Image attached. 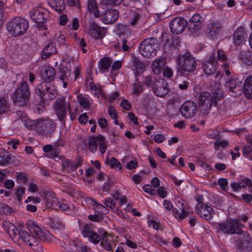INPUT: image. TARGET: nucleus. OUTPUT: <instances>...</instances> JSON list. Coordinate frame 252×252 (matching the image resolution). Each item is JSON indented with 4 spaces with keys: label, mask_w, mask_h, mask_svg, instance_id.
<instances>
[{
    "label": "nucleus",
    "mask_w": 252,
    "mask_h": 252,
    "mask_svg": "<svg viewBox=\"0 0 252 252\" xmlns=\"http://www.w3.org/2000/svg\"><path fill=\"white\" fill-rule=\"evenodd\" d=\"M26 225L30 234L27 231L18 228L14 235L12 239L18 243L24 242L32 248L39 251H43V247L39 244V241L44 242H50L53 238V235L48 230L42 229L35 221L28 220Z\"/></svg>",
    "instance_id": "obj_1"
},
{
    "label": "nucleus",
    "mask_w": 252,
    "mask_h": 252,
    "mask_svg": "<svg viewBox=\"0 0 252 252\" xmlns=\"http://www.w3.org/2000/svg\"><path fill=\"white\" fill-rule=\"evenodd\" d=\"M28 28V21L21 17H16L6 24V30L8 32L14 36H19L24 34Z\"/></svg>",
    "instance_id": "obj_2"
},
{
    "label": "nucleus",
    "mask_w": 252,
    "mask_h": 252,
    "mask_svg": "<svg viewBox=\"0 0 252 252\" xmlns=\"http://www.w3.org/2000/svg\"><path fill=\"white\" fill-rule=\"evenodd\" d=\"M178 65L177 71L181 74L192 72L194 71L196 67L195 59L189 52L179 56Z\"/></svg>",
    "instance_id": "obj_3"
},
{
    "label": "nucleus",
    "mask_w": 252,
    "mask_h": 252,
    "mask_svg": "<svg viewBox=\"0 0 252 252\" xmlns=\"http://www.w3.org/2000/svg\"><path fill=\"white\" fill-rule=\"evenodd\" d=\"M53 106L55 113L60 121H65L67 111L69 112L70 118L72 120L70 104L66 101L64 97L58 98Z\"/></svg>",
    "instance_id": "obj_4"
},
{
    "label": "nucleus",
    "mask_w": 252,
    "mask_h": 252,
    "mask_svg": "<svg viewBox=\"0 0 252 252\" xmlns=\"http://www.w3.org/2000/svg\"><path fill=\"white\" fill-rule=\"evenodd\" d=\"M35 93L44 100L54 99L57 95L55 87L48 82H42L35 90Z\"/></svg>",
    "instance_id": "obj_5"
},
{
    "label": "nucleus",
    "mask_w": 252,
    "mask_h": 252,
    "mask_svg": "<svg viewBox=\"0 0 252 252\" xmlns=\"http://www.w3.org/2000/svg\"><path fill=\"white\" fill-rule=\"evenodd\" d=\"M158 45L155 38L144 39L139 47L140 53L144 57L155 56L157 53Z\"/></svg>",
    "instance_id": "obj_6"
},
{
    "label": "nucleus",
    "mask_w": 252,
    "mask_h": 252,
    "mask_svg": "<svg viewBox=\"0 0 252 252\" xmlns=\"http://www.w3.org/2000/svg\"><path fill=\"white\" fill-rule=\"evenodd\" d=\"M30 95V92L27 82H23L14 94L13 101L18 105H25L29 101Z\"/></svg>",
    "instance_id": "obj_7"
},
{
    "label": "nucleus",
    "mask_w": 252,
    "mask_h": 252,
    "mask_svg": "<svg viewBox=\"0 0 252 252\" xmlns=\"http://www.w3.org/2000/svg\"><path fill=\"white\" fill-rule=\"evenodd\" d=\"M197 97L199 107L200 111L203 115H207L211 107L216 103V100L213 98L211 93L208 92H203L198 94Z\"/></svg>",
    "instance_id": "obj_8"
},
{
    "label": "nucleus",
    "mask_w": 252,
    "mask_h": 252,
    "mask_svg": "<svg viewBox=\"0 0 252 252\" xmlns=\"http://www.w3.org/2000/svg\"><path fill=\"white\" fill-rule=\"evenodd\" d=\"M56 128V124L49 119L37 120L35 124V129L41 134L45 135L54 131Z\"/></svg>",
    "instance_id": "obj_9"
},
{
    "label": "nucleus",
    "mask_w": 252,
    "mask_h": 252,
    "mask_svg": "<svg viewBox=\"0 0 252 252\" xmlns=\"http://www.w3.org/2000/svg\"><path fill=\"white\" fill-rule=\"evenodd\" d=\"M30 17L36 23H45L49 17V12L42 7L33 8L30 12Z\"/></svg>",
    "instance_id": "obj_10"
},
{
    "label": "nucleus",
    "mask_w": 252,
    "mask_h": 252,
    "mask_svg": "<svg viewBox=\"0 0 252 252\" xmlns=\"http://www.w3.org/2000/svg\"><path fill=\"white\" fill-rule=\"evenodd\" d=\"M197 201L199 202L196 205L195 208L196 213L204 219L207 220L211 219L214 214L212 208L206 204H201L198 198H197Z\"/></svg>",
    "instance_id": "obj_11"
},
{
    "label": "nucleus",
    "mask_w": 252,
    "mask_h": 252,
    "mask_svg": "<svg viewBox=\"0 0 252 252\" xmlns=\"http://www.w3.org/2000/svg\"><path fill=\"white\" fill-rule=\"evenodd\" d=\"M219 228L223 233L233 234L239 233L240 232V224L237 220H227L226 222L219 224Z\"/></svg>",
    "instance_id": "obj_12"
},
{
    "label": "nucleus",
    "mask_w": 252,
    "mask_h": 252,
    "mask_svg": "<svg viewBox=\"0 0 252 252\" xmlns=\"http://www.w3.org/2000/svg\"><path fill=\"white\" fill-rule=\"evenodd\" d=\"M187 21L182 17H176L170 23V30L174 34H180L184 31L187 26Z\"/></svg>",
    "instance_id": "obj_13"
},
{
    "label": "nucleus",
    "mask_w": 252,
    "mask_h": 252,
    "mask_svg": "<svg viewBox=\"0 0 252 252\" xmlns=\"http://www.w3.org/2000/svg\"><path fill=\"white\" fill-rule=\"evenodd\" d=\"M153 90L159 97H164L169 93L168 84L163 78H158L154 82Z\"/></svg>",
    "instance_id": "obj_14"
},
{
    "label": "nucleus",
    "mask_w": 252,
    "mask_h": 252,
    "mask_svg": "<svg viewBox=\"0 0 252 252\" xmlns=\"http://www.w3.org/2000/svg\"><path fill=\"white\" fill-rule=\"evenodd\" d=\"M197 105L194 102L190 100L186 101L181 107V114L184 117L192 118L197 112Z\"/></svg>",
    "instance_id": "obj_15"
},
{
    "label": "nucleus",
    "mask_w": 252,
    "mask_h": 252,
    "mask_svg": "<svg viewBox=\"0 0 252 252\" xmlns=\"http://www.w3.org/2000/svg\"><path fill=\"white\" fill-rule=\"evenodd\" d=\"M218 68L217 61L215 54H213L208 60L204 62L203 69L207 75L214 73Z\"/></svg>",
    "instance_id": "obj_16"
},
{
    "label": "nucleus",
    "mask_w": 252,
    "mask_h": 252,
    "mask_svg": "<svg viewBox=\"0 0 252 252\" xmlns=\"http://www.w3.org/2000/svg\"><path fill=\"white\" fill-rule=\"evenodd\" d=\"M82 162L83 160L81 158H78L77 161L64 159L62 161V165L63 169L70 172L75 171L78 166L82 164Z\"/></svg>",
    "instance_id": "obj_17"
},
{
    "label": "nucleus",
    "mask_w": 252,
    "mask_h": 252,
    "mask_svg": "<svg viewBox=\"0 0 252 252\" xmlns=\"http://www.w3.org/2000/svg\"><path fill=\"white\" fill-rule=\"evenodd\" d=\"M119 12L117 10L110 9L106 11L103 15V21L106 24L115 22L118 19Z\"/></svg>",
    "instance_id": "obj_18"
},
{
    "label": "nucleus",
    "mask_w": 252,
    "mask_h": 252,
    "mask_svg": "<svg viewBox=\"0 0 252 252\" xmlns=\"http://www.w3.org/2000/svg\"><path fill=\"white\" fill-rule=\"evenodd\" d=\"M210 88L211 94L216 102L223 97L224 92L220 83L218 82H215L213 85L210 86Z\"/></svg>",
    "instance_id": "obj_19"
},
{
    "label": "nucleus",
    "mask_w": 252,
    "mask_h": 252,
    "mask_svg": "<svg viewBox=\"0 0 252 252\" xmlns=\"http://www.w3.org/2000/svg\"><path fill=\"white\" fill-rule=\"evenodd\" d=\"M88 33L95 39H99L102 38L104 35V29L92 22L90 24Z\"/></svg>",
    "instance_id": "obj_20"
},
{
    "label": "nucleus",
    "mask_w": 252,
    "mask_h": 252,
    "mask_svg": "<svg viewBox=\"0 0 252 252\" xmlns=\"http://www.w3.org/2000/svg\"><path fill=\"white\" fill-rule=\"evenodd\" d=\"M247 37V35L245 29L241 27H238L235 31L233 34V43L236 45H239L245 40Z\"/></svg>",
    "instance_id": "obj_21"
},
{
    "label": "nucleus",
    "mask_w": 252,
    "mask_h": 252,
    "mask_svg": "<svg viewBox=\"0 0 252 252\" xmlns=\"http://www.w3.org/2000/svg\"><path fill=\"white\" fill-rule=\"evenodd\" d=\"M240 83L237 79L234 78L230 79L228 81L226 82V87L228 88L230 92H231L234 95H237L241 93Z\"/></svg>",
    "instance_id": "obj_22"
},
{
    "label": "nucleus",
    "mask_w": 252,
    "mask_h": 252,
    "mask_svg": "<svg viewBox=\"0 0 252 252\" xmlns=\"http://www.w3.org/2000/svg\"><path fill=\"white\" fill-rule=\"evenodd\" d=\"M243 92L247 98L252 99V75L248 76L245 80L243 87Z\"/></svg>",
    "instance_id": "obj_23"
},
{
    "label": "nucleus",
    "mask_w": 252,
    "mask_h": 252,
    "mask_svg": "<svg viewBox=\"0 0 252 252\" xmlns=\"http://www.w3.org/2000/svg\"><path fill=\"white\" fill-rule=\"evenodd\" d=\"M56 75L55 70L50 67H47L43 68L41 71V76L44 80L43 82H48L50 83L53 81Z\"/></svg>",
    "instance_id": "obj_24"
},
{
    "label": "nucleus",
    "mask_w": 252,
    "mask_h": 252,
    "mask_svg": "<svg viewBox=\"0 0 252 252\" xmlns=\"http://www.w3.org/2000/svg\"><path fill=\"white\" fill-rule=\"evenodd\" d=\"M131 63L132 69L135 71L136 74L143 72L146 67L145 64L135 56H132Z\"/></svg>",
    "instance_id": "obj_25"
},
{
    "label": "nucleus",
    "mask_w": 252,
    "mask_h": 252,
    "mask_svg": "<svg viewBox=\"0 0 252 252\" xmlns=\"http://www.w3.org/2000/svg\"><path fill=\"white\" fill-rule=\"evenodd\" d=\"M112 61L109 57H103L98 63V68L101 73L107 72L111 65Z\"/></svg>",
    "instance_id": "obj_26"
},
{
    "label": "nucleus",
    "mask_w": 252,
    "mask_h": 252,
    "mask_svg": "<svg viewBox=\"0 0 252 252\" xmlns=\"http://www.w3.org/2000/svg\"><path fill=\"white\" fill-rule=\"evenodd\" d=\"M44 199L45 200L46 206L48 207H54V204H56L57 199L56 194L52 191H46L44 193Z\"/></svg>",
    "instance_id": "obj_27"
},
{
    "label": "nucleus",
    "mask_w": 252,
    "mask_h": 252,
    "mask_svg": "<svg viewBox=\"0 0 252 252\" xmlns=\"http://www.w3.org/2000/svg\"><path fill=\"white\" fill-rule=\"evenodd\" d=\"M165 63H166L164 59L159 58L155 60L152 64V69L153 73L155 74H159Z\"/></svg>",
    "instance_id": "obj_28"
},
{
    "label": "nucleus",
    "mask_w": 252,
    "mask_h": 252,
    "mask_svg": "<svg viewBox=\"0 0 252 252\" xmlns=\"http://www.w3.org/2000/svg\"><path fill=\"white\" fill-rule=\"evenodd\" d=\"M81 233L84 238L88 240L94 235L95 231L93 229L92 224L85 223L81 227Z\"/></svg>",
    "instance_id": "obj_29"
},
{
    "label": "nucleus",
    "mask_w": 252,
    "mask_h": 252,
    "mask_svg": "<svg viewBox=\"0 0 252 252\" xmlns=\"http://www.w3.org/2000/svg\"><path fill=\"white\" fill-rule=\"evenodd\" d=\"M179 210H181V212H180L177 209L174 208L172 211V213L173 216L178 220L181 221L187 217V216L190 213V211L189 209H188L187 207L181 208V209H179Z\"/></svg>",
    "instance_id": "obj_30"
},
{
    "label": "nucleus",
    "mask_w": 252,
    "mask_h": 252,
    "mask_svg": "<svg viewBox=\"0 0 252 252\" xmlns=\"http://www.w3.org/2000/svg\"><path fill=\"white\" fill-rule=\"evenodd\" d=\"M57 49L55 43L53 42H49L44 48L42 51V58L47 59L52 54L56 53Z\"/></svg>",
    "instance_id": "obj_31"
},
{
    "label": "nucleus",
    "mask_w": 252,
    "mask_h": 252,
    "mask_svg": "<svg viewBox=\"0 0 252 252\" xmlns=\"http://www.w3.org/2000/svg\"><path fill=\"white\" fill-rule=\"evenodd\" d=\"M61 74L60 75V80L63 83V87L64 88L67 87L68 81L69 80V76L70 75V71L68 69H64L63 67L60 68Z\"/></svg>",
    "instance_id": "obj_32"
},
{
    "label": "nucleus",
    "mask_w": 252,
    "mask_h": 252,
    "mask_svg": "<svg viewBox=\"0 0 252 252\" xmlns=\"http://www.w3.org/2000/svg\"><path fill=\"white\" fill-rule=\"evenodd\" d=\"M2 225L6 233L12 238L14 237V235H15L18 229L13 223L9 221L4 220L2 222Z\"/></svg>",
    "instance_id": "obj_33"
},
{
    "label": "nucleus",
    "mask_w": 252,
    "mask_h": 252,
    "mask_svg": "<svg viewBox=\"0 0 252 252\" xmlns=\"http://www.w3.org/2000/svg\"><path fill=\"white\" fill-rule=\"evenodd\" d=\"M240 59L246 65H252V51L251 50L243 51L241 52Z\"/></svg>",
    "instance_id": "obj_34"
},
{
    "label": "nucleus",
    "mask_w": 252,
    "mask_h": 252,
    "mask_svg": "<svg viewBox=\"0 0 252 252\" xmlns=\"http://www.w3.org/2000/svg\"><path fill=\"white\" fill-rule=\"evenodd\" d=\"M111 240L107 238L106 232L102 234V238L100 242L101 247L107 251H112V245L111 243Z\"/></svg>",
    "instance_id": "obj_35"
},
{
    "label": "nucleus",
    "mask_w": 252,
    "mask_h": 252,
    "mask_svg": "<svg viewBox=\"0 0 252 252\" xmlns=\"http://www.w3.org/2000/svg\"><path fill=\"white\" fill-rule=\"evenodd\" d=\"M88 8L90 12L94 13L95 17H99L100 14L98 10V7L95 0H88Z\"/></svg>",
    "instance_id": "obj_36"
},
{
    "label": "nucleus",
    "mask_w": 252,
    "mask_h": 252,
    "mask_svg": "<svg viewBox=\"0 0 252 252\" xmlns=\"http://www.w3.org/2000/svg\"><path fill=\"white\" fill-rule=\"evenodd\" d=\"M98 142V135L96 137H91L89 140L88 148L93 153L95 152L97 150V146Z\"/></svg>",
    "instance_id": "obj_37"
},
{
    "label": "nucleus",
    "mask_w": 252,
    "mask_h": 252,
    "mask_svg": "<svg viewBox=\"0 0 252 252\" xmlns=\"http://www.w3.org/2000/svg\"><path fill=\"white\" fill-rule=\"evenodd\" d=\"M14 194L18 201L21 202L25 194L26 189L24 187H20L14 189Z\"/></svg>",
    "instance_id": "obj_38"
},
{
    "label": "nucleus",
    "mask_w": 252,
    "mask_h": 252,
    "mask_svg": "<svg viewBox=\"0 0 252 252\" xmlns=\"http://www.w3.org/2000/svg\"><path fill=\"white\" fill-rule=\"evenodd\" d=\"M86 202L89 204H91L94 206V209L97 210L98 213H102V211L101 210L102 209H104L105 207L103 206L101 204H100L98 203H97L95 200H94L93 198L91 197H87L86 199Z\"/></svg>",
    "instance_id": "obj_39"
},
{
    "label": "nucleus",
    "mask_w": 252,
    "mask_h": 252,
    "mask_svg": "<svg viewBox=\"0 0 252 252\" xmlns=\"http://www.w3.org/2000/svg\"><path fill=\"white\" fill-rule=\"evenodd\" d=\"M98 145L101 154L105 153L107 149V144L104 137L101 135H98Z\"/></svg>",
    "instance_id": "obj_40"
},
{
    "label": "nucleus",
    "mask_w": 252,
    "mask_h": 252,
    "mask_svg": "<svg viewBox=\"0 0 252 252\" xmlns=\"http://www.w3.org/2000/svg\"><path fill=\"white\" fill-rule=\"evenodd\" d=\"M122 66V62L121 61H116L114 62L111 65V75L114 76L118 74V71L121 68Z\"/></svg>",
    "instance_id": "obj_41"
},
{
    "label": "nucleus",
    "mask_w": 252,
    "mask_h": 252,
    "mask_svg": "<svg viewBox=\"0 0 252 252\" xmlns=\"http://www.w3.org/2000/svg\"><path fill=\"white\" fill-rule=\"evenodd\" d=\"M203 21V18L200 14H194L189 20V22L194 26H198Z\"/></svg>",
    "instance_id": "obj_42"
},
{
    "label": "nucleus",
    "mask_w": 252,
    "mask_h": 252,
    "mask_svg": "<svg viewBox=\"0 0 252 252\" xmlns=\"http://www.w3.org/2000/svg\"><path fill=\"white\" fill-rule=\"evenodd\" d=\"M15 178L18 183H26L28 180V175L23 172H16L15 174Z\"/></svg>",
    "instance_id": "obj_43"
},
{
    "label": "nucleus",
    "mask_w": 252,
    "mask_h": 252,
    "mask_svg": "<svg viewBox=\"0 0 252 252\" xmlns=\"http://www.w3.org/2000/svg\"><path fill=\"white\" fill-rule=\"evenodd\" d=\"M9 108L7 100L4 97L0 96V115L5 113Z\"/></svg>",
    "instance_id": "obj_44"
},
{
    "label": "nucleus",
    "mask_w": 252,
    "mask_h": 252,
    "mask_svg": "<svg viewBox=\"0 0 252 252\" xmlns=\"http://www.w3.org/2000/svg\"><path fill=\"white\" fill-rule=\"evenodd\" d=\"M221 28L220 25L214 23L211 25L209 33L212 36H215L220 32Z\"/></svg>",
    "instance_id": "obj_45"
},
{
    "label": "nucleus",
    "mask_w": 252,
    "mask_h": 252,
    "mask_svg": "<svg viewBox=\"0 0 252 252\" xmlns=\"http://www.w3.org/2000/svg\"><path fill=\"white\" fill-rule=\"evenodd\" d=\"M78 101L79 105L84 108H88L90 106L89 100L88 98L83 96L81 95L77 96Z\"/></svg>",
    "instance_id": "obj_46"
},
{
    "label": "nucleus",
    "mask_w": 252,
    "mask_h": 252,
    "mask_svg": "<svg viewBox=\"0 0 252 252\" xmlns=\"http://www.w3.org/2000/svg\"><path fill=\"white\" fill-rule=\"evenodd\" d=\"M241 187L242 188H246L248 187L250 189L249 191L252 193V181L249 178H245L240 181Z\"/></svg>",
    "instance_id": "obj_47"
},
{
    "label": "nucleus",
    "mask_w": 252,
    "mask_h": 252,
    "mask_svg": "<svg viewBox=\"0 0 252 252\" xmlns=\"http://www.w3.org/2000/svg\"><path fill=\"white\" fill-rule=\"evenodd\" d=\"M109 165L111 168L115 169H118L119 170H120L122 168L120 162L116 158L114 157H112L111 158Z\"/></svg>",
    "instance_id": "obj_48"
},
{
    "label": "nucleus",
    "mask_w": 252,
    "mask_h": 252,
    "mask_svg": "<svg viewBox=\"0 0 252 252\" xmlns=\"http://www.w3.org/2000/svg\"><path fill=\"white\" fill-rule=\"evenodd\" d=\"M141 15L137 13L133 12L132 17L129 19V24L130 26H135L140 20Z\"/></svg>",
    "instance_id": "obj_49"
},
{
    "label": "nucleus",
    "mask_w": 252,
    "mask_h": 252,
    "mask_svg": "<svg viewBox=\"0 0 252 252\" xmlns=\"http://www.w3.org/2000/svg\"><path fill=\"white\" fill-rule=\"evenodd\" d=\"M243 156L250 160H252V150L251 147L245 146L243 148Z\"/></svg>",
    "instance_id": "obj_50"
},
{
    "label": "nucleus",
    "mask_w": 252,
    "mask_h": 252,
    "mask_svg": "<svg viewBox=\"0 0 252 252\" xmlns=\"http://www.w3.org/2000/svg\"><path fill=\"white\" fill-rule=\"evenodd\" d=\"M49 2L51 3V4L56 6L59 10L64 8V0H49Z\"/></svg>",
    "instance_id": "obj_51"
},
{
    "label": "nucleus",
    "mask_w": 252,
    "mask_h": 252,
    "mask_svg": "<svg viewBox=\"0 0 252 252\" xmlns=\"http://www.w3.org/2000/svg\"><path fill=\"white\" fill-rule=\"evenodd\" d=\"M11 212V209L5 204L0 203V214L8 215Z\"/></svg>",
    "instance_id": "obj_52"
},
{
    "label": "nucleus",
    "mask_w": 252,
    "mask_h": 252,
    "mask_svg": "<svg viewBox=\"0 0 252 252\" xmlns=\"http://www.w3.org/2000/svg\"><path fill=\"white\" fill-rule=\"evenodd\" d=\"M228 142L224 140L221 141H216L214 143V148L216 150H218L220 147L225 148L228 146Z\"/></svg>",
    "instance_id": "obj_53"
},
{
    "label": "nucleus",
    "mask_w": 252,
    "mask_h": 252,
    "mask_svg": "<svg viewBox=\"0 0 252 252\" xmlns=\"http://www.w3.org/2000/svg\"><path fill=\"white\" fill-rule=\"evenodd\" d=\"M90 242L96 245L100 241V236L97 232H95L88 240Z\"/></svg>",
    "instance_id": "obj_54"
},
{
    "label": "nucleus",
    "mask_w": 252,
    "mask_h": 252,
    "mask_svg": "<svg viewBox=\"0 0 252 252\" xmlns=\"http://www.w3.org/2000/svg\"><path fill=\"white\" fill-rule=\"evenodd\" d=\"M132 93L135 95H139L142 92V88L139 83H134L132 85Z\"/></svg>",
    "instance_id": "obj_55"
},
{
    "label": "nucleus",
    "mask_w": 252,
    "mask_h": 252,
    "mask_svg": "<svg viewBox=\"0 0 252 252\" xmlns=\"http://www.w3.org/2000/svg\"><path fill=\"white\" fill-rule=\"evenodd\" d=\"M218 182L222 190H226L228 189V181L226 179H219L218 181Z\"/></svg>",
    "instance_id": "obj_56"
},
{
    "label": "nucleus",
    "mask_w": 252,
    "mask_h": 252,
    "mask_svg": "<svg viewBox=\"0 0 252 252\" xmlns=\"http://www.w3.org/2000/svg\"><path fill=\"white\" fill-rule=\"evenodd\" d=\"M163 74L165 77L170 78L173 76V71L171 68L166 66L163 69Z\"/></svg>",
    "instance_id": "obj_57"
},
{
    "label": "nucleus",
    "mask_w": 252,
    "mask_h": 252,
    "mask_svg": "<svg viewBox=\"0 0 252 252\" xmlns=\"http://www.w3.org/2000/svg\"><path fill=\"white\" fill-rule=\"evenodd\" d=\"M176 205L179 209L184 208V207H187L188 209H189V206L187 204L186 202L180 197L176 199Z\"/></svg>",
    "instance_id": "obj_58"
},
{
    "label": "nucleus",
    "mask_w": 252,
    "mask_h": 252,
    "mask_svg": "<svg viewBox=\"0 0 252 252\" xmlns=\"http://www.w3.org/2000/svg\"><path fill=\"white\" fill-rule=\"evenodd\" d=\"M217 60L220 61H225L227 59L226 56L224 52L221 49H219L217 51Z\"/></svg>",
    "instance_id": "obj_59"
},
{
    "label": "nucleus",
    "mask_w": 252,
    "mask_h": 252,
    "mask_svg": "<svg viewBox=\"0 0 252 252\" xmlns=\"http://www.w3.org/2000/svg\"><path fill=\"white\" fill-rule=\"evenodd\" d=\"M88 219L92 221L99 222L102 220L103 217L102 216L95 213V214L94 215H89L88 216Z\"/></svg>",
    "instance_id": "obj_60"
},
{
    "label": "nucleus",
    "mask_w": 252,
    "mask_h": 252,
    "mask_svg": "<svg viewBox=\"0 0 252 252\" xmlns=\"http://www.w3.org/2000/svg\"><path fill=\"white\" fill-rule=\"evenodd\" d=\"M104 203L106 207H109L111 210H114L116 203L112 199L110 198L106 199Z\"/></svg>",
    "instance_id": "obj_61"
},
{
    "label": "nucleus",
    "mask_w": 252,
    "mask_h": 252,
    "mask_svg": "<svg viewBox=\"0 0 252 252\" xmlns=\"http://www.w3.org/2000/svg\"><path fill=\"white\" fill-rule=\"evenodd\" d=\"M98 124L99 126L103 129L107 128L108 126V122L105 118H100L98 120Z\"/></svg>",
    "instance_id": "obj_62"
},
{
    "label": "nucleus",
    "mask_w": 252,
    "mask_h": 252,
    "mask_svg": "<svg viewBox=\"0 0 252 252\" xmlns=\"http://www.w3.org/2000/svg\"><path fill=\"white\" fill-rule=\"evenodd\" d=\"M52 223L56 226L57 228L60 229H63L64 228V223H63V222L60 220H53L52 221Z\"/></svg>",
    "instance_id": "obj_63"
},
{
    "label": "nucleus",
    "mask_w": 252,
    "mask_h": 252,
    "mask_svg": "<svg viewBox=\"0 0 252 252\" xmlns=\"http://www.w3.org/2000/svg\"><path fill=\"white\" fill-rule=\"evenodd\" d=\"M163 205L165 210L167 211H170L173 208V206L171 202L167 200H165L164 201Z\"/></svg>",
    "instance_id": "obj_64"
}]
</instances>
